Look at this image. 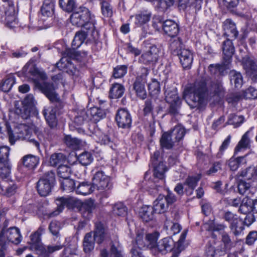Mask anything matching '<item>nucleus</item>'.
<instances>
[{
	"label": "nucleus",
	"instance_id": "9d476101",
	"mask_svg": "<svg viewBox=\"0 0 257 257\" xmlns=\"http://www.w3.org/2000/svg\"><path fill=\"white\" fill-rule=\"evenodd\" d=\"M92 184L94 189L100 191L109 190L112 187L110 177L102 171H98L94 174Z\"/></svg>",
	"mask_w": 257,
	"mask_h": 257
},
{
	"label": "nucleus",
	"instance_id": "f704fd0d",
	"mask_svg": "<svg viewBox=\"0 0 257 257\" xmlns=\"http://www.w3.org/2000/svg\"><path fill=\"white\" fill-rule=\"evenodd\" d=\"M246 156L238 157L235 158L234 156L232 157L228 161V166L229 167L230 170L232 171H236L238 168L243 165L246 164L247 161L246 160Z\"/></svg>",
	"mask_w": 257,
	"mask_h": 257
},
{
	"label": "nucleus",
	"instance_id": "393cba45",
	"mask_svg": "<svg viewBox=\"0 0 257 257\" xmlns=\"http://www.w3.org/2000/svg\"><path fill=\"white\" fill-rule=\"evenodd\" d=\"M107 108L103 106V109L97 107H93L88 110L87 114L90 119L94 122H97L103 119L106 115Z\"/></svg>",
	"mask_w": 257,
	"mask_h": 257
},
{
	"label": "nucleus",
	"instance_id": "72a5a7b5",
	"mask_svg": "<svg viewBox=\"0 0 257 257\" xmlns=\"http://www.w3.org/2000/svg\"><path fill=\"white\" fill-rule=\"evenodd\" d=\"M23 165L30 169H34L40 162L39 157L32 154L24 156L22 159Z\"/></svg>",
	"mask_w": 257,
	"mask_h": 257
},
{
	"label": "nucleus",
	"instance_id": "6e6d98bb",
	"mask_svg": "<svg viewBox=\"0 0 257 257\" xmlns=\"http://www.w3.org/2000/svg\"><path fill=\"white\" fill-rule=\"evenodd\" d=\"M230 82L234 83L235 87H240L242 84V76L240 73L234 70H232L229 73Z\"/></svg>",
	"mask_w": 257,
	"mask_h": 257
},
{
	"label": "nucleus",
	"instance_id": "0e129e2a",
	"mask_svg": "<svg viewBox=\"0 0 257 257\" xmlns=\"http://www.w3.org/2000/svg\"><path fill=\"white\" fill-rule=\"evenodd\" d=\"M127 71L126 65H118L113 69V76L115 78H122L126 74Z\"/></svg>",
	"mask_w": 257,
	"mask_h": 257
},
{
	"label": "nucleus",
	"instance_id": "5701e85b",
	"mask_svg": "<svg viewBox=\"0 0 257 257\" xmlns=\"http://www.w3.org/2000/svg\"><path fill=\"white\" fill-rule=\"evenodd\" d=\"M110 254L106 248H103L100 250L99 257H124L123 254V249L119 245L112 244L110 247Z\"/></svg>",
	"mask_w": 257,
	"mask_h": 257
},
{
	"label": "nucleus",
	"instance_id": "e433bc0d",
	"mask_svg": "<svg viewBox=\"0 0 257 257\" xmlns=\"http://www.w3.org/2000/svg\"><path fill=\"white\" fill-rule=\"evenodd\" d=\"M154 175L156 178L161 180V184L164 183L165 173L167 168L163 162H160L158 165L154 164Z\"/></svg>",
	"mask_w": 257,
	"mask_h": 257
},
{
	"label": "nucleus",
	"instance_id": "de8ad7c7",
	"mask_svg": "<svg viewBox=\"0 0 257 257\" xmlns=\"http://www.w3.org/2000/svg\"><path fill=\"white\" fill-rule=\"evenodd\" d=\"M59 6L64 11L71 13L77 7L76 0H59Z\"/></svg>",
	"mask_w": 257,
	"mask_h": 257
},
{
	"label": "nucleus",
	"instance_id": "c03bdc74",
	"mask_svg": "<svg viewBox=\"0 0 257 257\" xmlns=\"http://www.w3.org/2000/svg\"><path fill=\"white\" fill-rule=\"evenodd\" d=\"M238 192L240 194L245 195L247 197L253 194V188H251L249 183L244 181H240L238 184Z\"/></svg>",
	"mask_w": 257,
	"mask_h": 257
},
{
	"label": "nucleus",
	"instance_id": "4be33fe9",
	"mask_svg": "<svg viewBox=\"0 0 257 257\" xmlns=\"http://www.w3.org/2000/svg\"><path fill=\"white\" fill-rule=\"evenodd\" d=\"M201 178V175L198 174L196 176H189L186 179L184 182V186L187 195H191L193 194V190L197 186Z\"/></svg>",
	"mask_w": 257,
	"mask_h": 257
},
{
	"label": "nucleus",
	"instance_id": "f03ea898",
	"mask_svg": "<svg viewBox=\"0 0 257 257\" xmlns=\"http://www.w3.org/2000/svg\"><path fill=\"white\" fill-rule=\"evenodd\" d=\"M45 230L43 226H40L38 230L30 236V248L39 257H51L53 253L61 250L63 245L60 241L56 244L45 245L41 242V236Z\"/></svg>",
	"mask_w": 257,
	"mask_h": 257
},
{
	"label": "nucleus",
	"instance_id": "0eeeda50",
	"mask_svg": "<svg viewBox=\"0 0 257 257\" xmlns=\"http://www.w3.org/2000/svg\"><path fill=\"white\" fill-rule=\"evenodd\" d=\"M150 70L144 67H141L136 72V77L133 83V89L137 97L141 99L146 98L147 94L145 84Z\"/></svg>",
	"mask_w": 257,
	"mask_h": 257
},
{
	"label": "nucleus",
	"instance_id": "7c9ffc66",
	"mask_svg": "<svg viewBox=\"0 0 257 257\" xmlns=\"http://www.w3.org/2000/svg\"><path fill=\"white\" fill-rule=\"evenodd\" d=\"M174 245L173 240L170 237H165L159 241L156 248L163 254L172 250Z\"/></svg>",
	"mask_w": 257,
	"mask_h": 257
},
{
	"label": "nucleus",
	"instance_id": "a878e982",
	"mask_svg": "<svg viewBox=\"0 0 257 257\" xmlns=\"http://www.w3.org/2000/svg\"><path fill=\"white\" fill-rule=\"evenodd\" d=\"M92 232L93 236L98 244L101 243L108 237L103 224L100 222L95 223V228Z\"/></svg>",
	"mask_w": 257,
	"mask_h": 257
},
{
	"label": "nucleus",
	"instance_id": "f3484780",
	"mask_svg": "<svg viewBox=\"0 0 257 257\" xmlns=\"http://www.w3.org/2000/svg\"><path fill=\"white\" fill-rule=\"evenodd\" d=\"M205 255L206 257H238L236 253L227 254L224 249L215 248L210 242L206 244Z\"/></svg>",
	"mask_w": 257,
	"mask_h": 257
},
{
	"label": "nucleus",
	"instance_id": "49530a36",
	"mask_svg": "<svg viewBox=\"0 0 257 257\" xmlns=\"http://www.w3.org/2000/svg\"><path fill=\"white\" fill-rule=\"evenodd\" d=\"M55 202L57 205V209L49 214L50 217L57 216L64 209V207L67 205L68 201L67 199L64 197H60L56 199Z\"/></svg>",
	"mask_w": 257,
	"mask_h": 257
},
{
	"label": "nucleus",
	"instance_id": "5fc2aeb1",
	"mask_svg": "<svg viewBox=\"0 0 257 257\" xmlns=\"http://www.w3.org/2000/svg\"><path fill=\"white\" fill-rule=\"evenodd\" d=\"M77 160L81 165L87 166L92 162L93 157L90 152L85 151L78 156Z\"/></svg>",
	"mask_w": 257,
	"mask_h": 257
},
{
	"label": "nucleus",
	"instance_id": "603ef678",
	"mask_svg": "<svg viewBox=\"0 0 257 257\" xmlns=\"http://www.w3.org/2000/svg\"><path fill=\"white\" fill-rule=\"evenodd\" d=\"M86 32L80 31L76 33L72 42V47L73 49L79 48L84 42L87 38Z\"/></svg>",
	"mask_w": 257,
	"mask_h": 257
},
{
	"label": "nucleus",
	"instance_id": "4d7b16f0",
	"mask_svg": "<svg viewBox=\"0 0 257 257\" xmlns=\"http://www.w3.org/2000/svg\"><path fill=\"white\" fill-rule=\"evenodd\" d=\"M238 211L240 213L247 214L252 211L251 200L248 198H244L241 201Z\"/></svg>",
	"mask_w": 257,
	"mask_h": 257
},
{
	"label": "nucleus",
	"instance_id": "c85d7f7f",
	"mask_svg": "<svg viewBox=\"0 0 257 257\" xmlns=\"http://www.w3.org/2000/svg\"><path fill=\"white\" fill-rule=\"evenodd\" d=\"M239 176L252 182L257 181V165L255 166H249L241 170L239 173Z\"/></svg>",
	"mask_w": 257,
	"mask_h": 257
},
{
	"label": "nucleus",
	"instance_id": "1a4fd4ad",
	"mask_svg": "<svg viewBox=\"0 0 257 257\" xmlns=\"http://www.w3.org/2000/svg\"><path fill=\"white\" fill-rule=\"evenodd\" d=\"M55 181V173L49 171L37 182V188L39 194L42 196L49 194Z\"/></svg>",
	"mask_w": 257,
	"mask_h": 257
},
{
	"label": "nucleus",
	"instance_id": "09e8293b",
	"mask_svg": "<svg viewBox=\"0 0 257 257\" xmlns=\"http://www.w3.org/2000/svg\"><path fill=\"white\" fill-rule=\"evenodd\" d=\"M93 185H90L87 182H82L79 183L76 188V192L78 194L82 195H87L90 194L94 190Z\"/></svg>",
	"mask_w": 257,
	"mask_h": 257
},
{
	"label": "nucleus",
	"instance_id": "69168bd1",
	"mask_svg": "<svg viewBox=\"0 0 257 257\" xmlns=\"http://www.w3.org/2000/svg\"><path fill=\"white\" fill-rule=\"evenodd\" d=\"M113 212L118 216H125L127 212L126 206L121 202H118L113 207Z\"/></svg>",
	"mask_w": 257,
	"mask_h": 257
},
{
	"label": "nucleus",
	"instance_id": "9b49d317",
	"mask_svg": "<svg viewBox=\"0 0 257 257\" xmlns=\"http://www.w3.org/2000/svg\"><path fill=\"white\" fill-rule=\"evenodd\" d=\"M5 239L8 242H11L15 244H19L22 241L23 236L20 230L17 227H11L7 229L3 228L0 233L1 243H6Z\"/></svg>",
	"mask_w": 257,
	"mask_h": 257
},
{
	"label": "nucleus",
	"instance_id": "f8f14e48",
	"mask_svg": "<svg viewBox=\"0 0 257 257\" xmlns=\"http://www.w3.org/2000/svg\"><path fill=\"white\" fill-rule=\"evenodd\" d=\"M115 120L120 128L130 129L131 127L132 118L130 113L126 109L120 108L117 110Z\"/></svg>",
	"mask_w": 257,
	"mask_h": 257
},
{
	"label": "nucleus",
	"instance_id": "338daca9",
	"mask_svg": "<svg viewBox=\"0 0 257 257\" xmlns=\"http://www.w3.org/2000/svg\"><path fill=\"white\" fill-rule=\"evenodd\" d=\"M231 136L228 135L227 138L222 142L221 145L219 147V151L216 155V157L218 159L221 158L224 154L225 150L227 149L231 141Z\"/></svg>",
	"mask_w": 257,
	"mask_h": 257
},
{
	"label": "nucleus",
	"instance_id": "864d4df0",
	"mask_svg": "<svg viewBox=\"0 0 257 257\" xmlns=\"http://www.w3.org/2000/svg\"><path fill=\"white\" fill-rule=\"evenodd\" d=\"M16 83V78L13 75H9L2 83L0 84V89L4 92L9 91Z\"/></svg>",
	"mask_w": 257,
	"mask_h": 257
},
{
	"label": "nucleus",
	"instance_id": "c9c22d12",
	"mask_svg": "<svg viewBox=\"0 0 257 257\" xmlns=\"http://www.w3.org/2000/svg\"><path fill=\"white\" fill-rule=\"evenodd\" d=\"M49 163L52 166L59 167L64 164L68 163L66 156L63 153H54L50 158Z\"/></svg>",
	"mask_w": 257,
	"mask_h": 257
},
{
	"label": "nucleus",
	"instance_id": "aec40b11",
	"mask_svg": "<svg viewBox=\"0 0 257 257\" xmlns=\"http://www.w3.org/2000/svg\"><path fill=\"white\" fill-rule=\"evenodd\" d=\"M165 88V95L166 101L173 107L180 105L181 100L178 95L177 90L176 88Z\"/></svg>",
	"mask_w": 257,
	"mask_h": 257
},
{
	"label": "nucleus",
	"instance_id": "a19ab883",
	"mask_svg": "<svg viewBox=\"0 0 257 257\" xmlns=\"http://www.w3.org/2000/svg\"><path fill=\"white\" fill-rule=\"evenodd\" d=\"M124 86L119 83H114L109 90V96L112 99H116L122 96L124 92Z\"/></svg>",
	"mask_w": 257,
	"mask_h": 257
},
{
	"label": "nucleus",
	"instance_id": "dca6fc26",
	"mask_svg": "<svg viewBox=\"0 0 257 257\" xmlns=\"http://www.w3.org/2000/svg\"><path fill=\"white\" fill-rule=\"evenodd\" d=\"M253 127H251L242 137L234 149V155L243 152L245 150L249 149L250 147V138L253 136L252 131Z\"/></svg>",
	"mask_w": 257,
	"mask_h": 257
},
{
	"label": "nucleus",
	"instance_id": "cd10ccee",
	"mask_svg": "<svg viewBox=\"0 0 257 257\" xmlns=\"http://www.w3.org/2000/svg\"><path fill=\"white\" fill-rule=\"evenodd\" d=\"M162 149H171L175 145V141L169 131L164 133L160 140Z\"/></svg>",
	"mask_w": 257,
	"mask_h": 257
},
{
	"label": "nucleus",
	"instance_id": "6ab92c4d",
	"mask_svg": "<svg viewBox=\"0 0 257 257\" xmlns=\"http://www.w3.org/2000/svg\"><path fill=\"white\" fill-rule=\"evenodd\" d=\"M56 66L59 70L70 75H74L77 71V69L72 62L71 60L68 57L62 58L59 62L56 63Z\"/></svg>",
	"mask_w": 257,
	"mask_h": 257
},
{
	"label": "nucleus",
	"instance_id": "c756f323",
	"mask_svg": "<svg viewBox=\"0 0 257 257\" xmlns=\"http://www.w3.org/2000/svg\"><path fill=\"white\" fill-rule=\"evenodd\" d=\"M94 208V202L92 200H88L82 204L80 211L83 217L89 220L92 217L93 210Z\"/></svg>",
	"mask_w": 257,
	"mask_h": 257
},
{
	"label": "nucleus",
	"instance_id": "774afa93",
	"mask_svg": "<svg viewBox=\"0 0 257 257\" xmlns=\"http://www.w3.org/2000/svg\"><path fill=\"white\" fill-rule=\"evenodd\" d=\"M34 97L32 94L27 95L22 102L23 105V109L26 113H29L30 110H28L34 105Z\"/></svg>",
	"mask_w": 257,
	"mask_h": 257
},
{
	"label": "nucleus",
	"instance_id": "2f4dec72",
	"mask_svg": "<svg viewBox=\"0 0 257 257\" xmlns=\"http://www.w3.org/2000/svg\"><path fill=\"white\" fill-rule=\"evenodd\" d=\"M95 241L92 231L87 233L83 240L84 251L86 253L91 252L94 249Z\"/></svg>",
	"mask_w": 257,
	"mask_h": 257
},
{
	"label": "nucleus",
	"instance_id": "bb28decb",
	"mask_svg": "<svg viewBox=\"0 0 257 257\" xmlns=\"http://www.w3.org/2000/svg\"><path fill=\"white\" fill-rule=\"evenodd\" d=\"M163 29L165 34L171 37L176 36L179 32L178 24L170 20H167L163 22Z\"/></svg>",
	"mask_w": 257,
	"mask_h": 257
},
{
	"label": "nucleus",
	"instance_id": "6e6552de",
	"mask_svg": "<svg viewBox=\"0 0 257 257\" xmlns=\"http://www.w3.org/2000/svg\"><path fill=\"white\" fill-rule=\"evenodd\" d=\"M9 136V141L11 145H14L15 142L19 139L26 140L29 139L31 130L29 126L25 124H20L15 128L13 133L10 126L5 124Z\"/></svg>",
	"mask_w": 257,
	"mask_h": 257
},
{
	"label": "nucleus",
	"instance_id": "4468645a",
	"mask_svg": "<svg viewBox=\"0 0 257 257\" xmlns=\"http://www.w3.org/2000/svg\"><path fill=\"white\" fill-rule=\"evenodd\" d=\"M159 53V49L156 46H152L149 50L142 54L139 61L144 64L156 62L158 60Z\"/></svg>",
	"mask_w": 257,
	"mask_h": 257
},
{
	"label": "nucleus",
	"instance_id": "473e14b6",
	"mask_svg": "<svg viewBox=\"0 0 257 257\" xmlns=\"http://www.w3.org/2000/svg\"><path fill=\"white\" fill-rule=\"evenodd\" d=\"M155 213H163L166 211L168 208L166 200L164 199V195H159L153 202L152 207Z\"/></svg>",
	"mask_w": 257,
	"mask_h": 257
},
{
	"label": "nucleus",
	"instance_id": "13d9d810",
	"mask_svg": "<svg viewBox=\"0 0 257 257\" xmlns=\"http://www.w3.org/2000/svg\"><path fill=\"white\" fill-rule=\"evenodd\" d=\"M47 111L48 110L44 111V115L48 125L50 127L53 128L56 126L57 124L56 115L53 110L48 112H47Z\"/></svg>",
	"mask_w": 257,
	"mask_h": 257
},
{
	"label": "nucleus",
	"instance_id": "39448f33",
	"mask_svg": "<svg viewBox=\"0 0 257 257\" xmlns=\"http://www.w3.org/2000/svg\"><path fill=\"white\" fill-rule=\"evenodd\" d=\"M170 48L172 53L178 57L180 63L183 68H190L193 60V53L189 49L184 47L180 39L177 38L172 41Z\"/></svg>",
	"mask_w": 257,
	"mask_h": 257
},
{
	"label": "nucleus",
	"instance_id": "79ce46f5",
	"mask_svg": "<svg viewBox=\"0 0 257 257\" xmlns=\"http://www.w3.org/2000/svg\"><path fill=\"white\" fill-rule=\"evenodd\" d=\"M66 145L73 150L79 149L82 146V141L76 138H73L70 135H66L64 138Z\"/></svg>",
	"mask_w": 257,
	"mask_h": 257
},
{
	"label": "nucleus",
	"instance_id": "2eb2a0df",
	"mask_svg": "<svg viewBox=\"0 0 257 257\" xmlns=\"http://www.w3.org/2000/svg\"><path fill=\"white\" fill-rule=\"evenodd\" d=\"M242 63L247 75L253 82H256L257 81V65L255 62L249 57L245 56L242 58Z\"/></svg>",
	"mask_w": 257,
	"mask_h": 257
},
{
	"label": "nucleus",
	"instance_id": "ea45409f",
	"mask_svg": "<svg viewBox=\"0 0 257 257\" xmlns=\"http://www.w3.org/2000/svg\"><path fill=\"white\" fill-rule=\"evenodd\" d=\"M221 244L219 245L215 246V248H219L220 249H224L226 251L228 249H230L233 245V242L230 239V237L228 234L223 231L221 233Z\"/></svg>",
	"mask_w": 257,
	"mask_h": 257
},
{
	"label": "nucleus",
	"instance_id": "423d86ee",
	"mask_svg": "<svg viewBox=\"0 0 257 257\" xmlns=\"http://www.w3.org/2000/svg\"><path fill=\"white\" fill-rule=\"evenodd\" d=\"M159 236L160 233L157 231L146 234L144 230H138L137 232L135 243L140 248L156 249L158 244L157 241Z\"/></svg>",
	"mask_w": 257,
	"mask_h": 257
},
{
	"label": "nucleus",
	"instance_id": "bf43d9fd",
	"mask_svg": "<svg viewBox=\"0 0 257 257\" xmlns=\"http://www.w3.org/2000/svg\"><path fill=\"white\" fill-rule=\"evenodd\" d=\"M67 164L66 163L60 166L57 169L58 175L63 179L69 178L71 173V168L68 166Z\"/></svg>",
	"mask_w": 257,
	"mask_h": 257
},
{
	"label": "nucleus",
	"instance_id": "58836bf2",
	"mask_svg": "<svg viewBox=\"0 0 257 257\" xmlns=\"http://www.w3.org/2000/svg\"><path fill=\"white\" fill-rule=\"evenodd\" d=\"M154 211L151 206H143L139 212L140 217L145 222H148L154 218Z\"/></svg>",
	"mask_w": 257,
	"mask_h": 257
},
{
	"label": "nucleus",
	"instance_id": "b1692460",
	"mask_svg": "<svg viewBox=\"0 0 257 257\" xmlns=\"http://www.w3.org/2000/svg\"><path fill=\"white\" fill-rule=\"evenodd\" d=\"M223 29L224 31V35L226 37L237 38L238 32L236 29L235 23L231 19H227L223 23Z\"/></svg>",
	"mask_w": 257,
	"mask_h": 257
},
{
	"label": "nucleus",
	"instance_id": "a211bd4d",
	"mask_svg": "<svg viewBox=\"0 0 257 257\" xmlns=\"http://www.w3.org/2000/svg\"><path fill=\"white\" fill-rule=\"evenodd\" d=\"M38 87L42 92L51 102H56L58 100V95L55 91V88L52 83L44 82L42 84H39Z\"/></svg>",
	"mask_w": 257,
	"mask_h": 257
},
{
	"label": "nucleus",
	"instance_id": "052dcab7",
	"mask_svg": "<svg viewBox=\"0 0 257 257\" xmlns=\"http://www.w3.org/2000/svg\"><path fill=\"white\" fill-rule=\"evenodd\" d=\"M244 121V117L242 115L231 114L228 117L227 123L233 125L234 127L239 126Z\"/></svg>",
	"mask_w": 257,
	"mask_h": 257
},
{
	"label": "nucleus",
	"instance_id": "ddd939ff",
	"mask_svg": "<svg viewBox=\"0 0 257 257\" xmlns=\"http://www.w3.org/2000/svg\"><path fill=\"white\" fill-rule=\"evenodd\" d=\"M223 218L230 223V228L235 235L239 234L243 229L241 222L237 215L230 211H226L224 214Z\"/></svg>",
	"mask_w": 257,
	"mask_h": 257
},
{
	"label": "nucleus",
	"instance_id": "3c124183",
	"mask_svg": "<svg viewBox=\"0 0 257 257\" xmlns=\"http://www.w3.org/2000/svg\"><path fill=\"white\" fill-rule=\"evenodd\" d=\"M176 142H179L183 139L185 135V128L178 125L169 131Z\"/></svg>",
	"mask_w": 257,
	"mask_h": 257
},
{
	"label": "nucleus",
	"instance_id": "f257e3e1",
	"mask_svg": "<svg viewBox=\"0 0 257 257\" xmlns=\"http://www.w3.org/2000/svg\"><path fill=\"white\" fill-rule=\"evenodd\" d=\"M208 92L205 80L198 79L185 89L184 98L190 108L201 109L207 103L209 98Z\"/></svg>",
	"mask_w": 257,
	"mask_h": 257
},
{
	"label": "nucleus",
	"instance_id": "4c0bfd02",
	"mask_svg": "<svg viewBox=\"0 0 257 257\" xmlns=\"http://www.w3.org/2000/svg\"><path fill=\"white\" fill-rule=\"evenodd\" d=\"M152 13L149 11H143L135 16V24L141 26L150 21Z\"/></svg>",
	"mask_w": 257,
	"mask_h": 257
},
{
	"label": "nucleus",
	"instance_id": "37998d69",
	"mask_svg": "<svg viewBox=\"0 0 257 257\" xmlns=\"http://www.w3.org/2000/svg\"><path fill=\"white\" fill-rule=\"evenodd\" d=\"M11 169L9 162H0V177L4 181H8L11 179Z\"/></svg>",
	"mask_w": 257,
	"mask_h": 257
},
{
	"label": "nucleus",
	"instance_id": "20e7f679",
	"mask_svg": "<svg viewBox=\"0 0 257 257\" xmlns=\"http://www.w3.org/2000/svg\"><path fill=\"white\" fill-rule=\"evenodd\" d=\"M70 20L73 25L88 30H93L96 23L95 16L86 8H80L78 11L73 12Z\"/></svg>",
	"mask_w": 257,
	"mask_h": 257
},
{
	"label": "nucleus",
	"instance_id": "8fccbe9b",
	"mask_svg": "<svg viewBox=\"0 0 257 257\" xmlns=\"http://www.w3.org/2000/svg\"><path fill=\"white\" fill-rule=\"evenodd\" d=\"M222 51L224 55L226 57V59L228 61L230 60L234 52V48L232 41L228 38L223 43Z\"/></svg>",
	"mask_w": 257,
	"mask_h": 257
},
{
	"label": "nucleus",
	"instance_id": "680f3d73",
	"mask_svg": "<svg viewBox=\"0 0 257 257\" xmlns=\"http://www.w3.org/2000/svg\"><path fill=\"white\" fill-rule=\"evenodd\" d=\"M61 188L63 191L71 192L75 188L76 183L73 180L69 178L64 179L61 181Z\"/></svg>",
	"mask_w": 257,
	"mask_h": 257
},
{
	"label": "nucleus",
	"instance_id": "412c9836",
	"mask_svg": "<svg viewBox=\"0 0 257 257\" xmlns=\"http://www.w3.org/2000/svg\"><path fill=\"white\" fill-rule=\"evenodd\" d=\"M54 10V3L52 0L44 1L41 8L39 17L43 21L53 16Z\"/></svg>",
	"mask_w": 257,
	"mask_h": 257
},
{
	"label": "nucleus",
	"instance_id": "a18cd8bd",
	"mask_svg": "<svg viewBox=\"0 0 257 257\" xmlns=\"http://www.w3.org/2000/svg\"><path fill=\"white\" fill-rule=\"evenodd\" d=\"M3 186L5 187V191L3 193L7 196H11L14 195L18 189V186L11 179L9 181L5 180L3 182Z\"/></svg>",
	"mask_w": 257,
	"mask_h": 257
},
{
	"label": "nucleus",
	"instance_id": "e2e57ef3",
	"mask_svg": "<svg viewBox=\"0 0 257 257\" xmlns=\"http://www.w3.org/2000/svg\"><path fill=\"white\" fill-rule=\"evenodd\" d=\"M101 9L102 14L104 17L109 18L112 16V8L109 2L102 1L101 2Z\"/></svg>",
	"mask_w": 257,
	"mask_h": 257
},
{
	"label": "nucleus",
	"instance_id": "7ed1b4c3",
	"mask_svg": "<svg viewBox=\"0 0 257 257\" xmlns=\"http://www.w3.org/2000/svg\"><path fill=\"white\" fill-rule=\"evenodd\" d=\"M2 1L4 4L0 7V23L10 29L20 27L13 0Z\"/></svg>",
	"mask_w": 257,
	"mask_h": 257
}]
</instances>
